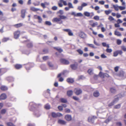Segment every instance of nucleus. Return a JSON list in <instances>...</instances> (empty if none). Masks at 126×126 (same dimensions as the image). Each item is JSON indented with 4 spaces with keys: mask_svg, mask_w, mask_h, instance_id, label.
<instances>
[{
    "mask_svg": "<svg viewBox=\"0 0 126 126\" xmlns=\"http://www.w3.org/2000/svg\"><path fill=\"white\" fill-rule=\"evenodd\" d=\"M9 40V38H4L3 39L2 41L3 42H5Z\"/></svg>",
    "mask_w": 126,
    "mask_h": 126,
    "instance_id": "13d9d810",
    "label": "nucleus"
},
{
    "mask_svg": "<svg viewBox=\"0 0 126 126\" xmlns=\"http://www.w3.org/2000/svg\"><path fill=\"white\" fill-rule=\"evenodd\" d=\"M102 44L103 47H106L108 48H109L110 47L109 45L108 44H107L106 43H102Z\"/></svg>",
    "mask_w": 126,
    "mask_h": 126,
    "instance_id": "7c9ffc66",
    "label": "nucleus"
},
{
    "mask_svg": "<svg viewBox=\"0 0 126 126\" xmlns=\"http://www.w3.org/2000/svg\"><path fill=\"white\" fill-rule=\"evenodd\" d=\"M93 70L92 69H90L88 70V72L90 75H91L93 74Z\"/></svg>",
    "mask_w": 126,
    "mask_h": 126,
    "instance_id": "f704fd0d",
    "label": "nucleus"
},
{
    "mask_svg": "<svg viewBox=\"0 0 126 126\" xmlns=\"http://www.w3.org/2000/svg\"><path fill=\"white\" fill-rule=\"evenodd\" d=\"M93 95L95 97H97L100 95V94L97 91H94L93 94Z\"/></svg>",
    "mask_w": 126,
    "mask_h": 126,
    "instance_id": "dca6fc26",
    "label": "nucleus"
},
{
    "mask_svg": "<svg viewBox=\"0 0 126 126\" xmlns=\"http://www.w3.org/2000/svg\"><path fill=\"white\" fill-rule=\"evenodd\" d=\"M118 53L117 51H116L113 53V56L114 57L117 56L118 55Z\"/></svg>",
    "mask_w": 126,
    "mask_h": 126,
    "instance_id": "603ef678",
    "label": "nucleus"
},
{
    "mask_svg": "<svg viewBox=\"0 0 126 126\" xmlns=\"http://www.w3.org/2000/svg\"><path fill=\"white\" fill-rule=\"evenodd\" d=\"M119 99V98L116 95L114 96V99L113 100V102H114L115 103L117 102L118 101Z\"/></svg>",
    "mask_w": 126,
    "mask_h": 126,
    "instance_id": "bb28decb",
    "label": "nucleus"
},
{
    "mask_svg": "<svg viewBox=\"0 0 126 126\" xmlns=\"http://www.w3.org/2000/svg\"><path fill=\"white\" fill-rule=\"evenodd\" d=\"M20 32L19 31H17L15 32L14 33V36L15 38L17 39L19 36Z\"/></svg>",
    "mask_w": 126,
    "mask_h": 126,
    "instance_id": "0eeeda50",
    "label": "nucleus"
},
{
    "mask_svg": "<svg viewBox=\"0 0 126 126\" xmlns=\"http://www.w3.org/2000/svg\"><path fill=\"white\" fill-rule=\"evenodd\" d=\"M65 119L67 121H71L72 119V117L71 115L69 114L66 115L65 117Z\"/></svg>",
    "mask_w": 126,
    "mask_h": 126,
    "instance_id": "423d86ee",
    "label": "nucleus"
},
{
    "mask_svg": "<svg viewBox=\"0 0 126 126\" xmlns=\"http://www.w3.org/2000/svg\"><path fill=\"white\" fill-rule=\"evenodd\" d=\"M58 51L60 52H61L63 51V50L60 48H59V47H54Z\"/></svg>",
    "mask_w": 126,
    "mask_h": 126,
    "instance_id": "8fccbe9b",
    "label": "nucleus"
},
{
    "mask_svg": "<svg viewBox=\"0 0 126 126\" xmlns=\"http://www.w3.org/2000/svg\"><path fill=\"white\" fill-rule=\"evenodd\" d=\"M119 68V67L118 66H116L114 68L115 71L116 72H117Z\"/></svg>",
    "mask_w": 126,
    "mask_h": 126,
    "instance_id": "4d7b16f0",
    "label": "nucleus"
},
{
    "mask_svg": "<svg viewBox=\"0 0 126 126\" xmlns=\"http://www.w3.org/2000/svg\"><path fill=\"white\" fill-rule=\"evenodd\" d=\"M119 8L120 10H124L126 9V7H125L122 6H119Z\"/></svg>",
    "mask_w": 126,
    "mask_h": 126,
    "instance_id": "79ce46f5",
    "label": "nucleus"
},
{
    "mask_svg": "<svg viewBox=\"0 0 126 126\" xmlns=\"http://www.w3.org/2000/svg\"><path fill=\"white\" fill-rule=\"evenodd\" d=\"M67 81L69 83H72L74 82V80L73 79L68 78L67 79Z\"/></svg>",
    "mask_w": 126,
    "mask_h": 126,
    "instance_id": "b1692460",
    "label": "nucleus"
},
{
    "mask_svg": "<svg viewBox=\"0 0 126 126\" xmlns=\"http://www.w3.org/2000/svg\"><path fill=\"white\" fill-rule=\"evenodd\" d=\"M76 16H83V14L80 13H78L76 14Z\"/></svg>",
    "mask_w": 126,
    "mask_h": 126,
    "instance_id": "49530a36",
    "label": "nucleus"
},
{
    "mask_svg": "<svg viewBox=\"0 0 126 126\" xmlns=\"http://www.w3.org/2000/svg\"><path fill=\"white\" fill-rule=\"evenodd\" d=\"M108 19L110 21H112L114 20V18L111 16H109Z\"/></svg>",
    "mask_w": 126,
    "mask_h": 126,
    "instance_id": "473e14b6",
    "label": "nucleus"
},
{
    "mask_svg": "<svg viewBox=\"0 0 126 126\" xmlns=\"http://www.w3.org/2000/svg\"><path fill=\"white\" fill-rule=\"evenodd\" d=\"M58 51L60 52H61L63 51V50L60 48H59V47H54Z\"/></svg>",
    "mask_w": 126,
    "mask_h": 126,
    "instance_id": "3c124183",
    "label": "nucleus"
},
{
    "mask_svg": "<svg viewBox=\"0 0 126 126\" xmlns=\"http://www.w3.org/2000/svg\"><path fill=\"white\" fill-rule=\"evenodd\" d=\"M90 25L93 27H94L97 26L98 25V23L97 22L94 23H92V22H93L92 21H90Z\"/></svg>",
    "mask_w": 126,
    "mask_h": 126,
    "instance_id": "2eb2a0df",
    "label": "nucleus"
},
{
    "mask_svg": "<svg viewBox=\"0 0 126 126\" xmlns=\"http://www.w3.org/2000/svg\"><path fill=\"white\" fill-rule=\"evenodd\" d=\"M63 30L64 31L68 32V34L69 36H72L73 35V33L72 32L71 30L69 29H63Z\"/></svg>",
    "mask_w": 126,
    "mask_h": 126,
    "instance_id": "39448f33",
    "label": "nucleus"
},
{
    "mask_svg": "<svg viewBox=\"0 0 126 126\" xmlns=\"http://www.w3.org/2000/svg\"><path fill=\"white\" fill-rule=\"evenodd\" d=\"M79 36L81 38H85L86 37V35L84 32H80Z\"/></svg>",
    "mask_w": 126,
    "mask_h": 126,
    "instance_id": "9b49d317",
    "label": "nucleus"
},
{
    "mask_svg": "<svg viewBox=\"0 0 126 126\" xmlns=\"http://www.w3.org/2000/svg\"><path fill=\"white\" fill-rule=\"evenodd\" d=\"M73 98L75 100H79V98L76 96H73Z\"/></svg>",
    "mask_w": 126,
    "mask_h": 126,
    "instance_id": "e2e57ef3",
    "label": "nucleus"
},
{
    "mask_svg": "<svg viewBox=\"0 0 126 126\" xmlns=\"http://www.w3.org/2000/svg\"><path fill=\"white\" fill-rule=\"evenodd\" d=\"M52 21L53 22H60L59 23V24H62L63 23V21L62 20H61L60 18L57 17L54 18H53L52 20Z\"/></svg>",
    "mask_w": 126,
    "mask_h": 126,
    "instance_id": "f03ea898",
    "label": "nucleus"
},
{
    "mask_svg": "<svg viewBox=\"0 0 126 126\" xmlns=\"http://www.w3.org/2000/svg\"><path fill=\"white\" fill-rule=\"evenodd\" d=\"M77 51L81 55L82 54H83V51L80 49H79L77 50Z\"/></svg>",
    "mask_w": 126,
    "mask_h": 126,
    "instance_id": "a19ab883",
    "label": "nucleus"
},
{
    "mask_svg": "<svg viewBox=\"0 0 126 126\" xmlns=\"http://www.w3.org/2000/svg\"><path fill=\"white\" fill-rule=\"evenodd\" d=\"M66 71H64L62 73L59 74L57 76V77L59 78L62 75H64V73H66Z\"/></svg>",
    "mask_w": 126,
    "mask_h": 126,
    "instance_id": "e433bc0d",
    "label": "nucleus"
},
{
    "mask_svg": "<svg viewBox=\"0 0 126 126\" xmlns=\"http://www.w3.org/2000/svg\"><path fill=\"white\" fill-rule=\"evenodd\" d=\"M6 111V110L5 109H3L1 110V113L2 114H4L5 113Z\"/></svg>",
    "mask_w": 126,
    "mask_h": 126,
    "instance_id": "de8ad7c7",
    "label": "nucleus"
},
{
    "mask_svg": "<svg viewBox=\"0 0 126 126\" xmlns=\"http://www.w3.org/2000/svg\"><path fill=\"white\" fill-rule=\"evenodd\" d=\"M45 23L46 24L49 26L51 25L52 24L51 22L49 21H46Z\"/></svg>",
    "mask_w": 126,
    "mask_h": 126,
    "instance_id": "09e8293b",
    "label": "nucleus"
},
{
    "mask_svg": "<svg viewBox=\"0 0 126 126\" xmlns=\"http://www.w3.org/2000/svg\"><path fill=\"white\" fill-rule=\"evenodd\" d=\"M60 2H62L63 3V5L64 6H66L67 5V2L66 1H65L64 0H60Z\"/></svg>",
    "mask_w": 126,
    "mask_h": 126,
    "instance_id": "a878e982",
    "label": "nucleus"
},
{
    "mask_svg": "<svg viewBox=\"0 0 126 126\" xmlns=\"http://www.w3.org/2000/svg\"><path fill=\"white\" fill-rule=\"evenodd\" d=\"M106 51L107 52L110 53L112 51V50L111 49L107 48L106 49Z\"/></svg>",
    "mask_w": 126,
    "mask_h": 126,
    "instance_id": "864d4df0",
    "label": "nucleus"
},
{
    "mask_svg": "<svg viewBox=\"0 0 126 126\" xmlns=\"http://www.w3.org/2000/svg\"><path fill=\"white\" fill-rule=\"evenodd\" d=\"M43 59L44 60H46L48 59V57L47 56H45L43 57Z\"/></svg>",
    "mask_w": 126,
    "mask_h": 126,
    "instance_id": "774afa93",
    "label": "nucleus"
},
{
    "mask_svg": "<svg viewBox=\"0 0 126 126\" xmlns=\"http://www.w3.org/2000/svg\"><path fill=\"white\" fill-rule=\"evenodd\" d=\"M7 98L6 94L4 93L2 94L0 96V99L1 100H4Z\"/></svg>",
    "mask_w": 126,
    "mask_h": 126,
    "instance_id": "f8f14e48",
    "label": "nucleus"
},
{
    "mask_svg": "<svg viewBox=\"0 0 126 126\" xmlns=\"http://www.w3.org/2000/svg\"><path fill=\"white\" fill-rule=\"evenodd\" d=\"M112 12L111 10H105V13L107 15H108Z\"/></svg>",
    "mask_w": 126,
    "mask_h": 126,
    "instance_id": "cd10ccee",
    "label": "nucleus"
},
{
    "mask_svg": "<svg viewBox=\"0 0 126 126\" xmlns=\"http://www.w3.org/2000/svg\"><path fill=\"white\" fill-rule=\"evenodd\" d=\"M70 67L72 69L76 70L77 68L78 64H74L70 65Z\"/></svg>",
    "mask_w": 126,
    "mask_h": 126,
    "instance_id": "1a4fd4ad",
    "label": "nucleus"
},
{
    "mask_svg": "<svg viewBox=\"0 0 126 126\" xmlns=\"http://www.w3.org/2000/svg\"><path fill=\"white\" fill-rule=\"evenodd\" d=\"M121 49L124 51H126V47L124 46H123L121 47Z\"/></svg>",
    "mask_w": 126,
    "mask_h": 126,
    "instance_id": "680f3d73",
    "label": "nucleus"
},
{
    "mask_svg": "<svg viewBox=\"0 0 126 126\" xmlns=\"http://www.w3.org/2000/svg\"><path fill=\"white\" fill-rule=\"evenodd\" d=\"M83 8L81 5V6H79L78 7V9L79 11H81L82 10Z\"/></svg>",
    "mask_w": 126,
    "mask_h": 126,
    "instance_id": "6e6d98bb",
    "label": "nucleus"
},
{
    "mask_svg": "<svg viewBox=\"0 0 126 126\" xmlns=\"http://www.w3.org/2000/svg\"><path fill=\"white\" fill-rule=\"evenodd\" d=\"M93 18L96 20H98L99 19V17L98 16H95Z\"/></svg>",
    "mask_w": 126,
    "mask_h": 126,
    "instance_id": "a18cd8bd",
    "label": "nucleus"
},
{
    "mask_svg": "<svg viewBox=\"0 0 126 126\" xmlns=\"http://www.w3.org/2000/svg\"><path fill=\"white\" fill-rule=\"evenodd\" d=\"M67 5L68 6V7L70 8H74V6H73V5L72 3L70 2H69L68 3Z\"/></svg>",
    "mask_w": 126,
    "mask_h": 126,
    "instance_id": "393cba45",
    "label": "nucleus"
},
{
    "mask_svg": "<svg viewBox=\"0 0 126 126\" xmlns=\"http://www.w3.org/2000/svg\"><path fill=\"white\" fill-rule=\"evenodd\" d=\"M52 9L54 10H56L58 9V7L56 6H54L52 8Z\"/></svg>",
    "mask_w": 126,
    "mask_h": 126,
    "instance_id": "052dcab7",
    "label": "nucleus"
},
{
    "mask_svg": "<svg viewBox=\"0 0 126 126\" xmlns=\"http://www.w3.org/2000/svg\"><path fill=\"white\" fill-rule=\"evenodd\" d=\"M0 89L1 90L3 91L6 90L8 89L6 87L4 86H2L0 87Z\"/></svg>",
    "mask_w": 126,
    "mask_h": 126,
    "instance_id": "c756f323",
    "label": "nucleus"
},
{
    "mask_svg": "<svg viewBox=\"0 0 126 126\" xmlns=\"http://www.w3.org/2000/svg\"><path fill=\"white\" fill-rule=\"evenodd\" d=\"M58 122L59 123L62 125H65L66 124V122L65 121L60 119L58 120Z\"/></svg>",
    "mask_w": 126,
    "mask_h": 126,
    "instance_id": "f3484780",
    "label": "nucleus"
},
{
    "mask_svg": "<svg viewBox=\"0 0 126 126\" xmlns=\"http://www.w3.org/2000/svg\"><path fill=\"white\" fill-rule=\"evenodd\" d=\"M30 10L33 11H36L39 10L40 9L35 8L34 7H30Z\"/></svg>",
    "mask_w": 126,
    "mask_h": 126,
    "instance_id": "6ab92c4d",
    "label": "nucleus"
},
{
    "mask_svg": "<svg viewBox=\"0 0 126 126\" xmlns=\"http://www.w3.org/2000/svg\"><path fill=\"white\" fill-rule=\"evenodd\" d=\"M26 10L25 9H22L21 11V16L23 18H24L25 16Z\"/></svg>",
    "mask_w": 126,
    "mask_h": 126,
    "instance_id": "4468645a",
    "label": "nucleus"
},
{
    "mask_svg": "<svg viewBox=\"0 0 126 126\" xmlns=\"http://www.w3.org/2000/svg\"><path fill=\"white\" fill-rule=\"evenodd\" d=\"M58 17H59L60 19L61 20V19H67V17L65 16L64 15H59L58 16Z\"/></svg>",
    "mask_w": 126,
    "mask_h": 126,
    "instance_id": "a211bd4d",
    "label": "nucleus"
},
{
    "mask_svg": "<svg viewBox=\"0 0 126 126\" xmlns=\"http://www.w3.org/2000/svg\"><path fill=\"white\" fill-rule=\"evenodd\" d=\"M110 92L111 93L113 94H114L116 93L117 91L114 87L111 88H110Z\"/></svg>",
    "mask_w": 126,
    "mask_h": 126,
    "instance_id": "9d476101",
    "label": "nucleus"
},
{
    "mask_svg": "<svg viewBox=\"0 0 126 126\" xmlns=\"http://www.w3.org/2000/svg\"><path fill=\"white\" fill-rule=\"evenodd\" d=\"M47 64L50 67L52 68L53 67V65L51 62H48Z\"/></svg>",
    "mask_w": 126,
    "mask_h": 126,
    "instance_id": "37998d69",
    "label": "nucleus"
},
{
    "mask_svg": "<svg viewBox=\"0 0 126 126\" xmlns=\"http://www.w3.org/2000/svg\"><path fill=\"white\" fill-rule=\"evenodd\" d=\"M116 125L118 126H121L122 124L120 122H118L116 123Z\"/></svg>",
    "mask_w": 126,
    "mask_h": 126,
    "instance_id": "69168bd1",
    "label": "nucleus"
},
{
    "mask_svg": "<svg viewBox=\"0 0 126 126\" xmlns=\"http://www.w3.org/2000/svg\"><path fill=\"white\" fill-rule=\"evenodd\" d=\"M121 41L120 39H117V43L118 45H120L121 43Z\"/></svg>",
    "mask_w": 126,
    "mask_h": 126,
    "instance_id": "5fc2aeb1",
    "label": "nucleus"
},
{
    "mask_svg": "<svg viewBox=\"0 0 126 126\" xmlns=\"http://www.w3.org/2000/svg\"><path fill=\"white\" fill-rule=\"evenodd\" d=\"M57 117H60L62 116H63V115L61 113H57Z\"/></svg>",
    "mask_w": 126,
    "mask_h": 126,
    "instance_id": "0e129e2a",
    "label": "nucleus"
},
{
    "mask_svg": "<svg viewBox=\"0 0 126 126\" xmlns=\"http://www.w3.org/2000/svg\"><path fill=\"white\" fill-rule=\"evenodd\" d=\"M23 24L22 23H20L15 25V26L16 27H20L22 26Z\"/></svg>",
    "mask_w": 126,
    "mask_h": 126,
    "instance_id": "c9c22d12",
    "label": "nucleus"
},
{
    "mask_svg": "<svg viewBox=\"0 0 126 126\" xmlns=\"http://www.w3.org/2000/svg\"><path fill=\"white\" fill-rule=\"evenodd\" d=\"M87 45L89 47H92L93 48H96V47H95L94 46V45L92 44H87Z\"/></svg>",
    "mask_w": 126,
    "mask_h": 126,
    "instance_id": "4c0bfd02",
    "label": "nucleus"
},
{
    "mask_svg": "<svg viewBox=\"0 0 126 126\" xmlns=\"http://www.w3.org/2000/svg\"><path fill=\"white\" fill-rule=\"evenodd\" d=\"M74 92L77 95H79L82 93V91L80 88H76L75 89Z\"/></svg>",
    "mask_w": 126,
    "mask_h": 126,
    "instance_id": "7ed1b4c3",
    "label": "nucleus"
},
{
    "mask_svg": "<svg viewBox=\"0 0 126 126\" xmlns=\"http://www.w3.org/2000/svg\"><path fill=\"white\" fill-rule=\"evenodd\" d=\"M7 125L8 126H15L13 123L10 122L8 123Z\"/></svg>",
    "mask_w": 126,
    "mask_h": 126,
    "instance_id": "bf43d9fd",
    "label": "nucleus"
},
{
    "mask_svg": "<svg viewBox=\"0 0 126 126\" xmlns=\"http://www.w3.org/2000/svg\"><path fill=\"white\" fill-rule=\"evenodd\" d=\"M99 75L101 78H104L105 77H109V75L106 73H103L100 71L99 73Z\"/></svg>",
    "mask_w": 126,
    "mask_h": 126,
    "instance_id": "f257e3e1",
    "label": "nucleus"
},
{
    "mask_svg": "<svg viewBox=\"0 0 126 126\" xmlns=\"http://www.w3.org/2000/svg\"><path fill=\"white\" fill-rule=\"evenodd\" d=\"M84 14L85 16L87 17H89L90 16V13L87 12H84Z\"/></svg>",
    "mask_w": 126,
    "mask_h": 126,
    "instance_id": "c85d7f7f",
    "label": "nucleus"
},
{
    "mask_svg": "<svg viewBox=\"0 0 126 126\" xmlns=\"http://www.w3.org/2000/svg\"><path fill=\"white\" fill-rule=\"evenodd\" d=\"M114 34L115 35L118 36H121V33L117 31H114Z\"/></svg>",
    "mask_w": 126,
    "mask_h": 126,
    "instance_id": "4be33fe9",
    "label": "nucleus"
},
{
    "mask_svg": "<svg viewBox=\"0 0 126 126\" xmlns=\"http://www.w3.org/2000/svg\"><path fill=\"white\" fill-rule=\"evenodd\" d=\"M96 118V117L93 116V117H90L88 118V121L90 122L93 123L94 119Z\"/></svg>",
    "mask_w": 126,
    "mask_h": 126,
    "instance_id": "6e6552de",
    "label": "nucleus"
},
{
    "mask_svg": "<svg viewBox=\"0 0 126 126\" xmlns=\"http://www.w3.org/2000/svg\"><path fill=\"white\" fill-rule=\"evenodd\" d=\"M73 92L72 90H69L67 91V94L69 96L72 95L73 94Z\"/></svg>",
    "mask_w": 126,
    "mask_h": 126,
    "instance_id": "412c9836",
    "label": "nucleus"
},
{
    "mask_svg": "<svg viewBox=\"0 0 126 126\" xmlns=\"http://www.w3.org/2000/svg\"><path fill=\"white\" fill-rule=\"evenodd\" d=\"M121 107V105L120 104H119L116 105L115 106H114V108L116 109H119Z\"/></svg>",
    "mask_w": 126,
    "mask_h": 126,
    "instance_id": "c03bdc74",
    "label": "nucleus"
},
{
    "mask_svg": "<svg viewBox=\"0 0 126 126\" xmlns=\"http://www.w3.org/2000/svg\"><path fill=\"white\" fill-rule=\"evenodd\" d=\"M118 22L117 23V24H114L115 27L116 28L119 27H120V25Z\"/></svg>",
    "mask_w": 126,
    "mask_h": 126,
    "instance_id": "338daca9",
    "label": "nucleus"
},
{
    "mask_svg": "<svg viewBox=\"0 0 126 126\" xmlns=\"http://www.w3.org/2000/svg\"><path fill=\"white\" fill-rule=\"evenodd\" d=\"M45 108L47 109H49L50 108V106L49 105L47 104L45 105Z\"/></svg>",
    "mask_w": 126,
    "mask_h": 126,
    "instance_id": "58836bf2",
    "label": "nucleus"
},
{
    "mask_svg": "<svg viewBox=\"0 0 126 126\" xmlns=\"http://www.w3.org/2000/svg\"><path fill=\"white\" fill-rule=\"evenodd\" d=\"M60 101L62 102L63 103H66L67 102V100L65 99L62 98L60 99Z\"/></svg>",
    "mask_w": 126,
    "mask_h": 126,
    "instance_id": "2f4dec72",
    "label": "nucleus"
},
{
    "mask_svg": "<svg viewBox=\"0 0 126 126\" xmlns=\"http://www.w3.org/2000/svg\"><path fill=\"white\" fill-rule=\"evenodd\" d=\"M52 116L54 118L57 117V113L55 112H52L51 113Z\"/></svg>",
    "mask_w": 126,
    "mask_h": 126,
    "instance_id": "ea45409f",
    "label": "nucleus"
},
{
    "mask_svg": "<svg viewBox=\"0 0 126 126\" xmlns=\"http://www.w3.org/2000/svg\"><path fill=\"white\" fill-rule=\"evenodd\" d=\"M58 14H59L60 15H63L64 14L63 11L62 10H60L58 11L57 12Z\"/></svg>",
    "mask_w": 126,
    "mask_h": 126,
    "instance_id": "72a5a7b5",
    "label": "nucleus"
},
{
    "mask_svg": "<svg viewBox=\"0 0 126 126\" xmlns=\"http://www.w3.org/2000/svg\"><path fill=\"white\" fill-rule=\"evenodd\" d=\"M113 7L115 10L116 11H118L119 9V6H118L117 5H113Z\"/></svg>",
    "mask_w": 126,
    "mask_h": 126,
    "instance_id": "aec40b11",
    "label": "nucleus"
},
{
    "mask_svg": "<svg viewBox=\"0 0 126 126\" xmlns=\"http://www.w3.org/2000/svg\"><path fill=\"white\" fill-rule=\"evenodd\" d=\"M60 61L61 63L65 64H68L69 63V62L68 60L64 59H61Z\"/></svg>",
    "mask_w": 126,
    "mask_h": 126,
    "instance_id": "20e7f679",
    "label": "nucleus"
},
{
    "mask_svg": "<svg viewBox=\"0 0 126 126\" xmlns=\"http://www.w3.org/2000/svg\"><path fill=\"white\" fill-rule=\"evenodd\" d=\"M35 18L37 19L38 20V22L39 23H41L42 21V19L41 17L39 16L35 15L34 16Z\"/></svg>",
    "mask_w": 126,
    "mask_h": 126,
    "instance_id": "ddd939ff",
    "label": "nucleus"
},
{
    "mask_svg": "<svg viewBox=\"0 0 126 126\" xmlns=\"http://www.w3.org/2000/svg\"><path fill=\"white\" fill-rule=\"evenodd\" d=\"M15 67L16 69H19L22 67V65L21 64H17L15 65Z\"/></svg>",
    "mask_w": 126,
    "mask_h": 126,
    "instance_id": "5701e85b",
    "label": "nucleus"
}]
</instances>
